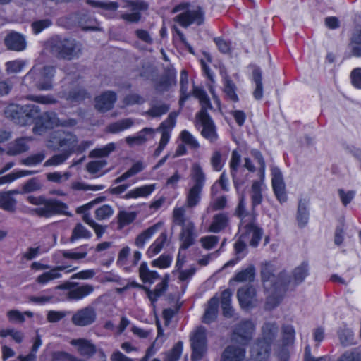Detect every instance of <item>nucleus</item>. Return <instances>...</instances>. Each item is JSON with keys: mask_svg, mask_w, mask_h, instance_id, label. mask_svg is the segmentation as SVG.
<instances>
[{"mask_svg": "<svg viewBox=\"0 0 361 361\" xmlns=\"http://www.w3.org/2000/svg\"><path fill=\"white\" fill-rule=\"evenodd\" d=\"M116 101V94L112 91H106L95 98V109L102 113L111 109Z\"/></svg>", "mask_w": 361, "mask_h": 361, "instance_id": "dca6fc26", "label": "nucleus"}, {"mask_svg": "<svg viewBox=\"0 0 361 361\" xmlns=\"http://www.w3.org/2000/svg\"><path fill=\"white\" fill-rule=\"evenodd\" d=\"M67 267L66 266H56L51 269L48 271L42 273L36 279V282L40 285H44L51 281L61 277V271H64Z\"/></svg>", "mask_w": 361, "mask_h": 361, "instance_id": "cd10ccee", "label": "nucleus"}, {"mask_svg": "<svg viewBox=\"0 0 361 361\" xmlns=\"http://www.w3.org/2000/svg\"><path fill=\"white\" fill-rule=\"evenodd\" d=\"M349 47L352 55L361 57V29L353 34L350 39Z\"/></svg>", "mask_w": 361, "mask_h": 361, "instance_id": "a19ab883", "label": "nucleus"}, {"mask_svg": "<svg viewBox=\"0 0 361 361\" xmlns=\"http://www.w3.org/2000/svg\"><path fill=\"white\" fill-rule=\"evenodd\" d=\"M255 269L253 265H250L247 268L238 272L235 276L232 279L230 282L233 281L237 282L253 281L255 279Z\"/></svg>", "mask_w": 361, "mask_h": 361, "instance_id": "ea45409f", "label": "nucleus"}, {"mask_svg": "<svg viewBox=\"0 0 361 361\" xmlns=\"http://www.w3.org/2000/svg\"><path fill=\"white\" fill-rule=\"evenodd\" d=\"M97 319L95 308L88 305L77 310L71 317V322L78 326H86L92 324Z\"/></svg>", "mask_w": 361, "mask_h": 361, "instance_id": "ddd939ff", "label": "nucleus"}, {"mask_svg": "<svg viewBox=\"0 0 361 361\" xmlns=\"http://www.w3.org/2000/svg\"><path fill=\"white\" fill-rule=\"evenodd\" d=\"M51 25L52 21L49 18H45L33 21L31 27L33 33L37 35Z\"/></svg>", "mask_w": 361, "mask_h": 361, "instance_id": "4d7b16f0", "label": "nucleus"}, {"mask_svg": "<svg viewBox=\"0 0 361 361\" xmlns=\"http://www.w3.org/2000/svg\"><path fill=\"white\" fill-rule=\"evenodd\" d=\"M16 207V201L8 193L4 192L0 195V208L9 212H14Z\"/></svg>", "mask_w": 361, "mask_h": 361, "instance_id": "c03bdc74", "label": "nucleus"}, {"mask_svg": "<svg viewBox=\"0 0 361 361\" xmlns=\"http://www.w3.org/2000/svg\"><path fill=\"white\" fill-rule=\"evenodd\" d=\"M68 152H63L61 154H55L47 159L44 164V166H57L63 164L69 157Z\"/></svg>", "mask_w": 361, "mask_h": 361, "instance_id": "13d9d810", "label": "nucleus"}, {"mask_svg": "<svg viewBox=\"0 0 361 361\" xmlns=\"http://www.w3.org/2000/svg\"><path fill=\"white\" fill-rule=\"evenodd\" d=\"M92 233L81 223H78L72 231L70 242L73 243L80 238H90Z\"/></svg>", "mask_w": 361, "mask_h": 361, "instance_id": "37998d69", "label": "nucleus"}, {"mask_svg": "<svg viewBox=\"0 0 361 361\" xmlns=\"http://www.w3.org/2000/svg\"><path fill=\"white\" fill-rule=\"evenodd\" d=\"M41 187L39 180L37 178H32L25 183L22 189L23 192L30 193L40 190Z\"/></svg>", "mask_w": 361, "mask_h": 361, "instance_id": "680f3d73", "label": "nucleus"}, {"mask_svg": "<svg viewBox=\"0 0 361 361\" xmlns=\"http://www.w3.org/2000/svg\"><path fill=\"white\" fill-rule=\"evenodd\" d=\"M245 350L234 345H228L223 352L222 361H241L244 359Z\"/></svg>", "mask_w": 361, "mask_h": 361, "instance_id": "393cba45", "label": "nucleus"}, {"mask_svg": "<svg viewBox=\"0 0 361 361\" xmlns=\"http://www.w3.org/2000/svg\"><path fill=\"white\" fill-rule=\"evenodd\" d=\"M228 221L229 219L227 213L216 214L213 216L209 230L213 233H219L228 226Z\"/></svg>", "mask_w": 361, "mask_h": 361, "instance_id": "c756f323", "label": "nucleus"}, {"mask_svg": "<svg viewBox=\"0 0 361 361\" xmlns=\"http://www.w3.org/2000/svg\"><path fill=\"white\" fill-rule=\"evenodd\" d=\"M219 307V299L217 298H212L208 303L204 314L202 322L205 324H209L216 318Z\"/></svg>", "mask_w": 361, "mask_h": 361, "instance_id": "7c9ffc66", "label": "nucleus"}, {"mask_svg": "<svg viewBox=\"0 0 361 361\" xmlns=\"http://www.w3.org/2000/svg\"><path fill=\"white\" fill-rule=\"evenodd\" d=\"M94 289L92 285H80L78 283L71 281H65L54 288L55 290H60L59 300L68 301L80 300L92 293Z\"/></svg>", "mask_w": 361, "mask_h": 361, "instance_id": "39448f33", "label": "nucleus"}, {"mask_svg": "<svg viewBox=\"0 0 361 361\" xmlns=\"http://www.w3.org/2000/svg\"><path fill=\"white\" fill-rule=\"evenodd\" d=\"M55 71V68L51 66H44L39 74L32 68L27 73L25 80H33L34 85L39 90H49L52 88V78Z\"/></svg>", "mask_w": 361, "mask_h": 361, "instance_id": "0eeeda50", "label": "nucleus"}, {"mask_svg": "<svg viewBox=\"0 0 361 361\" xmlns=\"http://www.w3.org/2000/svg\"><path fill=\"white\" fill-rule=\"evenodd\" d=\"M116 145L114 143H109L104 147L100 149H94L90 153V157H107L111 152L114 151Z\"/></svg>", "mask_w": 361, "mask_h": 361, "instance_id": "6e6d98bb", "label": "nucleus"}, {"mask_svg": "<svg viewBox=\"0 0 361 361\" xmlns=\"http://www.w3.org/2000/svg\"><path fill=\"white\" fill-rule=\"evenodd\" d=\"M78 142L77 137L71 133H66L63 132L61 140H60V144L58 145L59 149H62L63 152L71 151L75 144Z\"/></svg>", "mask_w": 361, "mask_h": 361, "instance_id": "79ce46f5", "label": "nucleus"}, {"mask_svg": "<svg viewBox=\"0 0 361 361\" xmlns=\"http://www.w3.org/2000/svg\"><path fill=\"white\" fill-rule=\"evenodd\" d=\"M254 219L252 216L251 221L245 226V232L241 235V238H250V245L252 247H257L262 238L263 232L261 228L253 223Z\"/></svg>", "mask_w": 361, "mask_h": 361, "instance_id": "f3484780", "label": "nucleus"}, {"mask_svg": "<svg viewBox=\"0 0 361 361\" xmlns=\"http://www.w3.org/2000/svg\"><path fill=\"white\" fill-rule=\"evenodd\" d=\"M197 121L201 123L202 130L201 134L202 136L211 142L216 140L217 135L215 130V126L211 117L197 118Z\"/></svg>", "mask_w": 361, "mask_h": 361, "instance_id": "bb28decb", "label": "nucleus"}, {"mask_svg": "<svg viewBox=\"0 0 361 361\" xmlns=\"http://www.w3.org/2000/svg\"><path fill=\"white\" fill-rule=\"evenodd\" d=\"M39 107L33 104L20 105L10 104L4 109V115L16 123L26 126L32 123L39 116Z\"/></svg>", "mask_w": 361, "mask_h": 361, "instance_id": "20e7f679", "label": "nucleus"}, {"mask_svg": "<svg viewBox=\"0 0 361 361\" xmlns=\"http://www.w3.org/2000/svg\"><path fill=\"white\" fill-rule=\"evenodd\" d=\"M221 74L224 80V93L226 99L233 102H238L239 98L236 94L237 87L235 84L225 71H221Z\"/></svg>", "mask_w": 361, "mask_h": 361, "instance_id": "b1692460", "label": "nucleus"}, {"mask_svg": "<svg viewBox=\"0 0 361 361\" xmlns=\"http://www.w3.org/2000/svg\"><path fill=\"white\" fill-rule=\"evenodd\" d=\"M271 175L273 190L277 199L281 202H286L287 198L285 192V184L280 169L277 167H273Z\"/></svg>", "mask_w": 361, "mask_h": 361, "instance_id": "2eb2a0df", "label": "nucleus"}, {"mask_svg": "<svg viewBox=\"0 0 361 361\" xmlns=\"http://www.w3.org/2000/svg\"><path fill=\"white\" fill-rule=\"evenodd\" d=\"M180 97L179 99V104L182 106L184 102L191 97V92L188 91V73L187 71L184 69L180 72Z\"/></svg>", "mask_w": 361, "mask_h": 361, "instance_id": "473e14b6", "label": "nucleus"}, {"mask_svg": "<svg viewBox=\"0 0 361 361\" xmlns=\"http://www.w3.org/2000/svg\"><path fill=\"white\" fill-rule=\"evenodd\" d=\"M50 51L59 59L71 61L78 58L82 53V45L73 38L56 35L49 42Z\"/></svg>", "mask_w": 361, "mask_h": 361, "instance_id": "f03ea898", "label": "nucleus"}, {"mask_svg": "<svg viewBox=\"0 0 361 361\" xmlns=\"http://www.w3.org/2000/svg\"><path fill=\"white\" fill-rule=\"evenodd\" d=\"M133 125L134 121L132 118L121 119L109 124L107 126V130L111 133H118L132 127Z\"/></svg>", "mask_w": 361, "mask_h": 361, "instance_id": "4c0bfd02", "label": "nucleus"}, {"mask_svg": "<svg viewBox=\"0 0 361 361\" xmlns=\"http://www.w3.org/2000/svg\"><path fill=\"white\" fill-rule=\"evenodd\" d=\"M204 12L200 6L194 9H187L183 13L177 15L174 20L182 27H187L192 23L200 25L204 22Z\"/></svg>", "mask_w": 361, "mask_h": 361, "instance_id": "f8f14e48", "label": "nucleus"}, {"mask_svg": "<svg viewBox=\"0 0 361 361\" xmlns=\"http://www.w3.org/2000/svg\"><path fill=\"white\" fill-rule=\"evenodd\" d=\"M27 200L32 204L38 206L32 209V212L41 218H49L51 216L66 214L68 205L55 198H46L43 196H28Z\"/></svg>", "mask_w": 361, "mask_h": 361, "instance_id": "7ed1b4c3", "label": "nucleus"}, {"mask_svg": "<svg viewBox=\"0 0 361 361\" xmlns=\"http://www.w3.org/2000/svg\"><path fill=\"white\" fill-rule=\"evenodd\" d=\"M255 295V289L250 285L239 288L237 293L239 303L243 308H248L251 306Z\"/></svg>", "mask_w": 361, "mask_h": 361, "instance_id": "4be33fe9", "label": "nucleus"}, {"mask_svg": "<svg viewBox=\"0 0 361 361\" xmlns=\"http://www.w3.org/2000/svg\"><path fill=\"white\" fill-rule=\"evenodd\" d=\"M195 228V225L191 221L187 222L183 226L180 234V240L181 241L180 250H186L195 243L197 237Z\"/></svg>", "mask_w": 361, "mask_h": 361, "instance_id": "6ab92c4d", "label": "nucleus"}, {"mask_svg": "<svg viewBox=\"0 0 361 361\" xmlns=\"http://www.w3.org/2000/svg\"><path fill=\"white\" fill-rule=\"evenodd\" d=\"M309 213L307 208V202L300 200L298 203L297 221L301 227L305 226L308 221Z\"/></svg>", "mask_w": 361, "mask_h": 361, "instance_id": "a18cd8bd", "label": "nucleus"}, {"mask_svg": "<svg viewBox=\"0 0 361 361\" xmlns=\"http://www.w3.org/2000/svg\"><path fill=\"white\" fill-rule=\"evenodd\" d=\"M176 86V72L172 64H163L159 74V94L170 92Z\"/></svg>", "mask_w": 361, "mask_h": 361, "instance_id": "9b49d317", "label": "nucleus"}, {"mask_svg": "<svg viewBox=\"0 0 361 361\" xmlns=\"http://www.w3.org/2000/svg\"><path fill=\"white\" fill-rule=\"evenodd\" d=\"M114 213L111 207L104 204L95 210V217L97 220H104L109 218Z\"/></svg>", "mask_w": 361, "mask_h": 361, "instance_id": "052dcab7", "label": "nucleus"}, {"mask_svg": "<svg viewBox=\"0 0 361 361\" xmlns=\"http://www.w3.org/2000/svg\"><path fill=\"white\" fill-rule=\"evenodd\" d=\"M87 97H89L87 91L84 88L76 87L68 92L66 99L71 103H80Z\"/></svg>", "mask_w": 361, "mask_h": 361, "instance_id": "c9c22d12", "label": "nucleus"}, {"mask_svg": "<svg viewBox=\"0 0 361 361\" xmlns=\"http://www.w3.org/2000/svg\"><path fill=\"white\" fill-rule=\"evenodd\" d=\"M138 215L137 212L119 211L117 214V229L121 230L124 227L133 223Z\"/></svg>", "mask_w": 361, "mask_h": 361, "instance_id": "2f4dec72", "label": "nucleus"}, {"mask_svg": "<svg viewBox=\"0 0 361 361\" xmlns=\"http://www.w3.org/2000/svg\"><path fill=\"white\" fill-rule=\"evenodd\" d=\"M140 277L144 283L152 284L158 279V274L155 271H150L146 262H142L139 269Z\"/></svg>", "mask_w": 361, "mask_h": 361, "instance_id": "e433bc0d", "label": "nucleus"}, {"mask_svg": "<svg viewBox=\"0 0 361 361\" xmlns=\"http://www.w3.org/2000/svg\"><path fill=\"white\" fill-rule=\"evenodd\" d=\"M4 44L8 50L21 51L26 48L27 44L23 35L12 31L6 36Z\"/></svg>", "mask_w": 361, "mask_h": 361, "instance_id": "a211bd4d", "label": "nucleus"}, {"mask_svg": "<svg viewBox=\"0 0 361 361\" xmlns=\"http://www.w3.org/2000/svg\"><path fill=\"white\" fill-rule=\"evenodd\" d=\"M45 158V154L43 152H39L35 154L29 156L20 160L22 164L26 166H33L41 163Z\"/></svg>", "mask_w": 361, "mask_h": 361, "instance_id": "0e129e2a", "label": "nucleus"}, {"mask_svg": "<svg viewBox=\"0 0 361 361\" xmlns=\"http://www.w3.org/2000/svg\"><path fill=\"white\" fill-rule=\"evenodd\" d=\"M254 332V324L250 320H243L234 327L231 339L233 341L245 345L252 339Z\"/></svg>", "mask_w": 361, "mask_h": 361, "instance_id": "1a4fd4ad", "label": "nucleus"}, {"mask_svg": "<svg viewBox=\"0 0 361 361\" xmlns=\"http://www.w3.org/2000/svg\"><path fill=\"white\" fill-rule=\"evenodd\" d=\"M282 342L284 346H289L293 344L295 341V329L291 325H283L282 326Z\"/></svg>", "mask_w": 361, "mask_h": 361, "instance_id": "3c124183", "label": "nucleus"}, {"mask_svg": "<svg viewBox=\"0 0 361 361\" xmlns=\"http://www.w3.org/2000/svg\"><path fill=\"white\" fill-rule=\"evenodd\" d=\"M183 343L178 341L174 347L166 354L165 361H177L181 354Z\"/></svg>", "mask_w": 361, "mask_h": 361, "instance_id": "bf43d9fd", "label": "nucleus"}, {"mask_svg": "<svg viewBox=\"0 0 361 361\" xmlns=\"http://www.w3.org/2000/svg\"><path fill=\"white\" fill-rule=\"evenodd\" d=\"M144 169L142 163L138 161L134 164L127 171L114 180V183H120L127 178L133 176Z\"/></svg>", "mask_w": 361, "mask_h": 361, "instance_id": "8fccbe9b", "label": "nucleus"}, {"mask_svg": "<svg viewBox=\"0 0 361 361\" xmlns=\"http://www.w3.org/2000/svg\"><path fill=\"white\" fill-rule=\"evenodd\" d=\"M200 103L202 107L200 111L197 114L196 118L210 117L207 110L212 109V106L208 95H207L205 98L204 97L200 99Z\"/></svg>", "mask_w": 361, "mask_h": 361, "instance_id": "e2e57ef3", "label": "nucleus"}, {"mask_svg": "<svg viewBox=\"0 0 361 361\" xmlns=\"http://www.w3.org/2000/svg\"><path fill=\"white\" fill-rule=\"evenodd\" d=\"M71 344L78 346V352L79 354L87 358L93 356L97 352L96 346L90 341L84 338L73 339L71 341Z\"/></svg>", "mask_w": 361, "mask_h": 361, "instance_id": "412c9836", "label": "nucleus"}, {"mask_svg": "<svg viewBox=\"0 0 361 361\" xmlns=\"http://www.w3.org/2000/svg\"><path fill=\"white\" fill-rule=\"evenodd\" d=\"M276 267L270 262H264L261 265V279L265 290L269 294L266 302V308L269 310L278 305L290 283V277L285 271L276 276Z\"/></svg>", "mask_w": 361, "mask_h": 361, "instance_id": "f257e3e1", "label": "nucleus"}, {"mask_svg": "<svg viewBox=\"0 0 361 361\" xmlns=\"http://www.w3.org/2000/svg\"><path fill=\"white\" fill-rule=\"evenodd\" d=\"M279 332V326L276 322H265L262 327V337L260 339L271 344Z\"/></svg>", "mask_w": 361, "mask_h": 361, "instance_id": "c85d7f7f", "label": "nucleus"}, {"mask_svg": "<svg viewBox=\"0 0 361 361\" xmlns=\"http://www.w3.org/2000/svg\"><path fill=\"white\" fill-rule=\"evenodd\" d=\"M337 361H361V353L357 349L347 350Z\"/></svg>", "mask_w": 361, "mask_h": 361, "instance_id": "338daca9", "label": "nucleus"}, {"mask_svg": "<svg viewBox=\"0 0 361 361\" xmlns=\"http://www.w3.org/2000/svg\"><path fill=\"white\" fill-rule=\"evenodd\" d=\"M271 350V343L260 338L252 345L251 355L257 361H265L268 359Z\"/></svg>", "mask_w": 361, "mask_h": 361, "instance_id": "aec40b11", "label": "nucleus"}, {"mask_svg": "<svg viewBox=\"0 0 361 361\" xmlns=\"http://www.w3.org/2000/svg\"><path fill=\"white\" fill-rule=\"evenodd\" d=\"M190 345L192 350V361H199L207 350L206 330L204 327H198L190 336Z\"/></svg>", "mask_w": 361, "mask_h": 361, "instance_id": "6e6552de", "label": "nucleus"}, {"mask_svg": "<svg viewBox=\"0 0 361 361\" xmlns=\"http://www.w3.org/2000/svg\"><path fill=\"white\" fill-rule=\"evenodd\" d=\"M156 188L155 184L143 185L130 190L124 195L125 199L137 198L147 197L150 195Z\"/></svg>", "mask_w": 361, "mask_h": 361, "instance_id": "f704fd0d", "label": "nucleus"}, {"mask_svg": "<svg viewBox=\"0 0 361 361\" xmlns=\"http://www.w3.org/2000/svg\"><path fill=\"white\" fill-rule=\"evenodd\" d=\"M201 191L202 188H199L198 186H192L189 190L187 197V206L188 207H194L198 204L200 199Z\"/></svg>", "mask_w": 361, "mask_h": 361, "instance_id": "864d4df0", "label": "nucleus"}, {"mask_svg": "<svg viewBox=\"0 0 361 361\" xmlns=\"http://www.w3.org/2000/svg\"><path fill=\"white\" fill-rule=\"evenodd\" d=\"M155 136V130L153 128H145L140 131L137 135L133 137H127L126 138V143L132 146L133 145H140L146 141L154 138Z\"/></svg>", "mask_w": 361, "mask_h": 361, "instance_id": "5701e85b", "label": "nucleus"}, {"mask_svg": "<svg viewBox=\"0 0 361 361\" xmlns=\"http://www.w3.org/2000/svg\"><path fill=\"white\" fill-rule=\"evenodd\" d=\"M35 121L33 132L39 135L42 134L46 129L53 128L55 126H74L77 123L75 119L71 118L61 121L57 118L56 114L52 111L44 112L42 114L39 112Z\"/></svg>", "mask_w": 361, "mask_h": 361, "instance_id": "423d86ee", "label": "nucleus"}, {"mask_svg": "<svg viewBox=\"0 0 361 361\" xmlns=\"http://www.w3.org/2000/svg\"><path fill=\"white\" fill-rule=\"evenodd\" d=\"M177 116L178 113L171 112L168 118L159 126V132L161 133V140L159 141V152L162 150L169 140L171 132L176 125Z\"/></svg>", "mask_w": 361, "mask_h": 361, "instance_id": "4468645a", "label": "nucleus"}, {"mask_svg": "<svg viewBox=\"0 0 361 361\" xmlns=\"http://www.w3.org/2000/svg\"><path fill=\"white\" fill-rule=\"evenodd\" d=\"M261 183L255 180L252 183L250 195H251V200H252V206L253 209L260 204L262 201V189H261Z\"/></svg>", "mask_w": 361, "mask_h": 361, "instance_id": "49530a36", "label": "nucleus"}, {"mask_svg": "<svg viewBox=\"0 0 361 361\" xmlns=\"http://www.w3.org/2000/svg\"><path fill=\"white\" fill-rule=\"evenodd\" d=\"M145 289L147 296L151 301V304L153 306V310L154 313V324L158 328V314L156 311V302L158 298V285H156L154 290H151L149 288L144 287Z\"/></svg>", "mask_w": 361, "mask_h": 361, "instance_id": "5fc2aeb1", "label": "nucleus"}, {"mask_svg": "<svg viewBox=\"0 0 361 361\" xmlns=\"http://www.w3.org/2000/svg\"><path fill=\"white\" fill-rule=\"evenodd\" d=\"M252 80L255 84V89L253 92V96L257 100H259L263 97V84L262 71L259 67H254L252 71Z\"/></svg>", "mask_w": 361, "mask_h": 361, "instance_id": "72a5a7b5", "label": "nucleus"}, {"mask_svg": "<svg viewBox=\"0 0 361 361\" xmlns=\"http://www.w3.org/2000/svg\"><path fill=\"white\" fill-rule=\"evenodd\" d=\"M120 6L126 11H121V18L130 23H137L140 20V11L146 9V6L141 1H123Z\"/></svg>", "mask_w": 361, "mask_h": 361, "instance_id": "9d476101", "label": "nucleus"}, {"mask_svg": "<svg viewBox=\"0 0 361 361\" xmlns=\"http://www.w3.org/2000/svg\"><path fill=\"white\" fill-rule=\"evenodd\" d=\"M63 132V131L61 130L55 131L51 135L50 139L47 143L48 148L51 149L54 151L59 150V147H58V145L60 144V140H61Z\"/></svg>", "mask_w": 361, "mask_h": 361, "instance_id": "69168bd1", "label": "nucleus"}, {"mask_svg": "<svg viewBox=\"0 0 361 361\" xmlns=\"http://www.w3.org/2000/svg\"><path fill=\"white\" fill-rule=\"evenodd\" d=\"M158 230V224H154L153 226L149 227L135 238V244L139 247H143L145 242L149 240Z\"/></svg>", "mask_w": 361, "mask_h": 361, "instance_id": "58836bf2", "label": "nucleus"}, {"mask_svg": "<svg viewBox=\"0 0 361 361\" xmlns=\"http://www.w3.org/2000/svg\"><path fill=\"white\" fill-rule=\"evenodd\" d=\"M308 275V263L303 262L300 266L295 267L293 271V277L296 285L302 283Z\"/></svg>", "mask_w": 361, "mask_h": 361, "instance_id": "09e8293b", "label": "nucleus"}, {"mask_svg": "<svg viewBox=\"0 0 361 361\" xmlns=\"http://www.w3.org/2000/svg\"><path fill=\"white\" fill-rule=\"evenodd\" d=\"M86 3L94 8H100L106 11H116L119 6L115 1H101L94 0H86Z\"/></svg>", "mask_w": 361, "mask_h": 361, "instance_id": "603ef678", "label": "nucleus"}, {"mask_svg": "<svg viewBox=\"0 0 361 361\" xmlns=\"http://www.w3.org/2000/svg\"><path fill=\"white\" fill-rule=\"evenodd\" d=\"M180 137L182 142L185 145H188L191 148L197 149L199 147V144L197 141L188 130H183L180 133Z\"/></svg>", "mask_w": 361, "mask_h": 361, "instance_id": "774afa93", "label": "nucleus"}, {"mask_svg": "<svg viewBox=\"0 0 361 361\" xmlns=\"http://www.w3.org/2000/svg\"><path fill=\"white\" fill-rule=\"evenodd\" d=\"M338 335L341 344L347 347L351 345L355 344L354 342V334L353 332L348 328L341 329L338 331Z\"/></svg>", "mask_w": 361, "mask_h": 361, "instance_id": "de8ad7c7", "label": "nucleus"}, {"mask_svg": "<svg viewBox=\"0 0 361 361\" xmlns=\"http://www.w3.org/2000/svg\"><path fill=\"white\" fill-rule=\"evenodd\" d=\"M30 140L28 137H20L10 142L7 147V154L15 156L29 149L28 142Z\"/></svg>", "mask_w": 361, "mask_h": 361, "instance_id": "a878e982", "label": "nucleus"}]
</instances>
